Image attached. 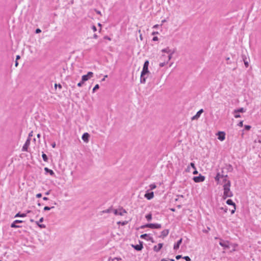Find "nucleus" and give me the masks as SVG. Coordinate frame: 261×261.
Instances as JSON below:
<instances>
[{"instance_id":"bf43d9fd","label":"nucleus","mask_w":261,"mask_h":261,"mask_svg":"<svg viewBox=\"0 0 261 261\" xmlns=\"http://www.w3.org/2000/svg\"><path fill=\"white\" fill-rule=\"evenodd\" d=\"M93 38H94V39H97V38H98V36L97 35V34H94L93 35Z\"/></svg>"},{"instance_id":"a18cd8bd","label":"nucleus","mask_w":261,"mask_h":261,"mask_svg":"<svg viewBox=\"0 0 261 261\" xmlns=\"http://www.w3.org/2000/svg\"><path fill=\"white\" fill-rule=\"evenodd\" d=\"M158 40H159V38H158V37H156V36H154V37H153V38H152V41H158Z\"/></svg>"},{"instance_id":"f8f14e48","label":"nucleus","mask_w":261,"mask_h":261,"mask_svg":"<svg viewBox=\"0 0 261 261\" xmlns=\"http://www.w3.org/2000/svg\"><path fill=\"white\" fill-rule=\"evenodd\" d=\"M140 244L137 245H132V246L137 251H141L143 248V242L140 241Z\"/></svg>"},{"instance_id":"7ed1b4c3","label":"nucleus","mask_w":261,"mask_h":261,"mask_svg":"<svg viewBox=\"0 0 261 261\" xmlns=\"http://www.w3.org/2000/svg\"><path fill=\"white\" fill-rule=\"evenodd\" d=\"M162 51L163 53H166L168 54L167 57H166L165 58H167V62H169L172 58V55L174 53L175 50L174 49L172 50L170 49L169 47H167L166 48L163 49Z\"/></svg>"},{"instance_id":"423d86ee","label":"nucleus","mask_w":261,"mask_h":261,"mask_svg":"<svg viewBox=\"0 0 261 261\" xmlns=\"http://www.w3.org/2000/svg\"><path fill=\"white\" fill-rule=\"evenodd\" d=\"M140 238L142 239L146 240L148 241H151L152 243H154L153 238L150 236L149 234L144 233L140 236Z\"/></svg>"},{"instance_id":"4d7b16f0","label":"nucleus","mask_w":261,"mask_h":261,"mask_svg":"<svg viewBox=\"0 0 261 261\" xmlns=\"http://www.w3.org/2000/svg\"><path fill=\"white\" fill-rule=\"evenodd\" d=\"M57 86H59V88L60 89H61V88H62V86H61V85H60V84L57 85V84H55V88H57Z\"/></svg>"},{"instance_id":"0e129e2a","label":"nucleus","mask_w":261,"mask_h":261,"mask_svg":"<svg viewBox=\"0 0 261 261\" xmlns=\"http://www.w3.org/2000/svg\"><path fill=\"white\" fill-rule=\"evenodd\" d=\"M20 58V56L17 55V56H16V61H17V60H18V59H19Z\"/></svg>"},{"instance_id":"b1692460","label":"nucleus","mask_w":261,"mask_h":261,"mask_svg":"<svg viewBox=\"0 0 261 261\" xmlns=\"http://www.w3.org/2000/svg\"><path fill=\"white\" fill-rule=\"evenodd\" d=\"M44 170L46 172L48 173L50 175L54 176L55 175L54 172L52 170L48 168L47 167H45L44 168Z\"/></svg>"},{"instance_id":"393cba45","label":"nucleus","mask_w":261,"mask_h":261,"mask_svg":"<svg viewBox=\"0 0 261 261\" xmlns=\"http://www.w3.org/2000/svg\"><path fill=\"white\" fill-rule=\"evenodd\" d=\"M226 203L229 205H232L233 206H236L235 203L230 199H228L226 200Z\"/></svg>"},{"instance_id":"39448f33","label":"nucleus","mask_w":261,"mask_h":261,"mask_svg":"<svg viewBox=\"0 0 261 261\" xmlns=\"http://www.w3.org/2000/svg\"><path fill=\"white\" fill-rule=\"evenodd\" d=\"M113 213L115 215L123 216L124 214L126 213V211L122 207L118 210H114Z\"/></svg>"},{"instance_id":"e433bc0d","label":"nucleus","mask_w":261,"mask_h":261,"mask_svg":"<svg viewBox=\"0 0 261 261\" xmlns=\"http://www.w3.org/2000/svg\"><path fill=\"white\" fill-rule=\"evenodd\" d=\"M227 170L229 171H232V170H233L232 165H231L230 164H229L228 166Z\"/></svg>"},{"instance_id":"bb28decb","label":"nucleus","mask_w":261,"mask_h":261,"mask_svg":"<svg viewBox=\"0 0 261 261\" xmlns=\"http://www.w3.org/2000/svg\"><path fill=\"white\" fill-rule=\"evenodd\" d=\"M27 216V214L26 213H20V212L17 213L15 216V218H17V217H21V218H23V217H25Z\"/></svg>"},{"instance_id":"e2e57ef3","label":"nucleus","mask_w":261,"mask_h":261,"mask_svg":"<svg viewBox=\"0 0 261 261\" xmlns=\"http://www.w3.org/2000/svg\"><path fill=\"white\" fill-rule=\"evenodd\" d=\"M43 200H45V201H46V200H48V197H44L43 198Z\"/></svg>"},{"instance_id":"cd10ccee","label":"nucleus","mask_w":261,"mask_h":261,"mask_svg":"<svg viewBox=\"0 0 261 261\" xmlns=\"http://www.w3.org/2000/svg\"><path fill=\"white\" fill-rule=\"evenodd\" d=\"M146 75H143L142 76V73H141V76H140V83L142 84H145L146 82V77L145 76Z\"/></svg>"},{"instance_id":"4468645a","label":"nucleus","mask_w":261,"mask_h":261,"mask_svg":"<svg viewBox=\"0 0 261 261\" xmlns=\"http://www.w3.org/2000/svg\"><path fill=\"white\" fill-rule=\"evenodd\" d=\"M30 142H31V141H30L29 139H27L24 144L23 145V146L22 147V151H28V147L30 145Z\"/></svg>"},{"instance_id":"f704fd0d","label":"nucleus","mask_w":261,"mask_h":261,"mask_svg":"<svg viewBox=\"0 0 261 261\" xmlns=\"http://www.w3.org/2000/svg\"><path fill=\"white\" fill-rule=\"evenodd\" d=\"M33 131H32L29 134V136L27 139H29L30 141L31 140V138L33 137Z\"/></svg>"},{"instance_id":"2eb2a0df","label":"nucleus","mask_w":261,"mask_h":261,"mask_svg":"<svg viewBox=\"0 0 261 261\" xmlns=\"http://www.w3.org/2000/svg\"><path fill=\"white\" fill-rule=\"evenodd\" d=\"M218 139L221 141H224L225 139V133L224 132H219Z\"/></svg>"},{"instance_id":"9b49d317","label":"nucleus","mask_w":261,"mask_h":261,"mask_svg":"<svg viewBox=\"0 0 261 261\" xmlns=\"http://www.w3.org/2000/svg\"><path fill=\"white\" fill-rule=\"evenodd\" d=\"M153 197L154 193L153 192H149V190H147L144 195V197L147 200H151L153 198Z\"/></svg>"},{"instance_id":"8fccbe9b","label":"nucleus","mask_w":261,"mask_h":261,"mask_svg":"<svg viewBox=\"0 0 261 261\" xmlns=\"http://www.w3.org/2000/svg\"><path fill=\"white\" fill-rule=\"evenodd\" d=\"M194 171L193 172V174H198V171L197 170L196 168H194Z\"/></svg>"},{"instance_id":"864d4df0","label":"nucleus","mask_w":261,"mask_h":261,"mask_svg":"<svg viewBox=\"0 0 261 261\" xmlns=\"http://www.w3.org/2000/svg\"><path fill=\"white\" fill-rule=\"evenodd\" d=\"M41 32V31L40 29H37L35 31L36 33H37V34L40 33Z\"/></svg>"},{"instance_id":"473e14b6","label":"nucleus","mask_w":261,"mask_h":261,"mask_svg":"<svg viewBox=\"0 0 261 261\" xmlns=\"http://www.w3.org/2000/svg\"><path fill=\"white\" fill-rule=\"evenodd\" d=\"M54 207H54V206H50V207L48 206H45L44 207L43 210H44V211H49V210H50L51 209L54 208Z\"/></svg>"},{"instance_id":"f03ea898","label":"nucleus","mask_w":261,"mask_h":261,"mask_svg":"<svg viewBox=\"0 0 261 261\" xmlns=\"http://www.w3.org/2000/svg\"><path fill=\"white\" fill-rule=\"evenodd\" d=\"M150 228L151 229H159L161 228V224L158 223H148L141 226V228Z\"/></svg>"},{"instance_id":"13d9d810","label":"nucleus","mask_w":261,"mask_h":261,"mask_svg":"<svg viewBox=\"0 0 261 261\" xmlns=\"http://www.w3.org/2000/svg\"><path fill=\"white\" fill-rule=\"evenodd\" d=\"M244 64H245V66L246 67L248 66V62H247V61L244 60Z\"/></svg>"},{"instance_id":"ea45409f","label":"nucleus","mask_w":261,"mask_h":261,"mask_svg":"<svg viewBox=\"0 0 261 261\" xmlns=\"http://www.w3.org/2000/svg\"><path fill=\"white\" fill-rule=\"evenodd\" d=\"M84 83V82L83 81V80H82V81L77 84V86L82 87V85H83Z\"/></svg>"},{"instance_id":"37998d69","label":"nucleus","mask_w":261,"mask_h":261,"mask_svg":"<svg viewBox=\"0 0 261 261\" xmlns=\"http://www.w3.org/2000/svg\"><path fill=\"white\" fill-rule=\"evenodd\" d=\"M91 29L93 31V32H96L97 31V28H96V26H95L94 25H93L91 27Z\"/></svg>"},{"instance_id":"c756f323","label":"nucleus","mask_w":261,"mask_h":261,"mask_svg":"<svg viewBox=\"0 0 261 261\" xmlns=\"http://www.w3.org/2000/svg\"><path fill=\"white\" fill-rule=\"evenodd\" d=\"M42 157L44 162H48V157L44 152H42Z\"/></svg>"},{"instance_id":"c9c22d12","label":"nucleus","mask_w":261,"mask_h":261,"mask_svg":"<svg viewBox=\"0 0 261 261\" xmlns=\"http://www.w3.org/2000/svg\"><path fill=\"white\" fill-rule=\"evenodd\" d=\"M251 127V126L249 125H245L244 126V129H245L246 130H250Z\"/></svg>"},{"instance_id":"dca6fc26","label":"nucleus","mask_w":261,"mask_h":261,"mask_svg":"<svg viewBox=\"0 0 261 261\" xmlns=\"http://www.w3.org/2000/svg\"><path fill=\"white\" fill-rule=\"evenodd\" d=\"M169 232V229H164L161 232V234L159 236V237L162 238H164L168 235Z\"/></svg>"},{"instance_id":"a19ab883","label":"nucleus","mask_w":261,"mask_h":261,"mask_svg":"<svg viewBox=\"0 0 261 261\" xmlns=\"http://www.w3.org/2000/svg\"><path fill=\"white\" fill-rule=\"evenodd\" d=\"M238 125L240 127H243V121H240L239 123L238 124Z\"/></svg>"},{"instance_id":"052dcab7","label":"nucleus","mask_w":261,"mask_h":261,"mask_svg":"<svg viewBox=\"0 0 261 261\" xmlns=\"http://www.w3.org/2000/svg\"><path fill=\"white\" fill-rule=\"evenodd\" d=\"M51 145L53 148H55L56 147V143L54 142V143H52Z\"/></svg>"},{"instance_id":"603ef678","label":"nucleus","mask_w":261,"mask_h":261,"mask_svg":"<svg viewBox=\"0 0 261 261\" xmlns=\"http://www.w3.org/2000/svg\"><path fill=\"white\" fill-rule=\"evenodd\" d=\"M114 260H117V261H120L121 260V258L120 257H115L114 259H112Z\"/></svg>"},{"instance_id":"4c0bfd02","label":"nucleus","mask_w":261,"mask_h":261,"mask_svg":"<svg viewBox=\"0 0 261 261\" xmlns=\"http://www.w3.org/2000/svg\"><path fill=\"white\" fill-rule=\"evenodd\" d=\"M184 259H185L186 261H191V258L188 256H185L183 257Z\"/></svg>"},{"instance_id":"69168bd1","label":"nucleus","mask_w":261,"mask_h":261,"mask_svg":"<svg viewBox=\"0 0 261 261\" xmlns=\"http://www.w3.org/2000/svg\"><path fill=\"white\" fill-rule=\"evenodd\" d=\"M108 76L107 75H105V77L102 79V81H104L105 80V78Z\"/></svg>"},{"instance_id":"de8ad7c7","label":"nucleus","mask_w":261,"mask_h":261,"mask_svg":"<svg viewBox=\"0 0 261 261\" xmlns=\"http://www.w3.org/2000/svg\"><path fill=\"white\" fill-rule=\"evenodd\" d=\"M236 210V206H233V209L231 211V214H233L234 213Z\"/></svg>"},{"instance_id":"7c9ffc66","label":"nucleus","mask_w":261,"mask_h":261,"mask_svg":"<svg viewBox=\"0 0 261 261\" xmlns=\"http://www.w3.org/2000/svg\"><path fill=\"white\" fill-rule=\"evenodd\" d=\"M113 211V209L112 207H110L108 209H107L106 210H104L103 211H102V213H111L112 211Z\"/></svg>"},{"instance_id":"2f4dec72","label":"nucleus","mask_w":261,"mask_h":261,"mask_svg":"<svg viewBox=\"0 0 261 261\" xmlns=\"http://www.w3.org/2000/svg\"><path fill=\"white\" fill-rule=\"evenodd\" d=\"M149 188L150 190H152L156 188V186L154 183L151 184L149 185Z\"/></svg>"},{"instance_id":"aec40b11","label":"nucleus","mask_w":261,"mask_h":261,"mask_svg":"<svg viewBox=\"0 0 261 261\" xmlns=\"http://www.w3.org/2000/svg\"><path fill=\"white\" fill-rule=\"evenodd\" d=\"M203 112V109H200V110H199L197 113L195 115H194L192 118V120H196V119H198L201 114Z\"/></svg>"},{"instance_id":"f257e3e1","label":"nucleus","mask_w":261,"mask_h":261,"mask_svg":"<svg viewBox=\"0 0 261 261\" xmlns=\"http://www.w3.org/2000/svg\"><path fill=\"white\" fill-rule=\"evenodd\" d=\"M230 186H231V182H227V184L225 185H223V199H226L227 197H231L233 196V193L230 191Z\"/></svg>"},{"instance_id":"680f3d73","label":"nucleus","mask_w":261,"mask_h":261,"mask_svg":"<svg viewBox=\"0 0 261 261\" xmlns=\"http://www.w3.org/2000/svg\"><path fill=\"white\" fill-rule=\"evenodd\" d=\"M18 62L16 60L15 62V65L16 67H17L18 66Z\"/></svg>"},{"instance_id":"f3484780","label":"nucleus","mask_w":261,"mask_h":261,"mask_svg":"<svg viewBox=\"0 0 261 261\" xmlns=\"http://www.w3.org/2000/svg\"><path fill=\"white\" fill-rule=\"evenodd\" d=\"M89 134L88 133H85L83 134L82 136V139L85 142L87 143L89 140Z\"/></svg>"},{"instance_id":"6e6552de","label":"nucleus","mask_w":261,"mask_h":261,"mask_svg":"<svg viewBox=\"0 0 261 261\" xmlns=\"http://www.w3.org/2000/svg\"><path fill=\"white\" fill-rule=\"evenodd\" d=\"M205 178V176L202 175L201 174H199L197 176H194L193 178V180L195 182H202V181H204Z\"/></svg>"},{"instance_id":"72a5a7b5","label":"nucleus","mask_w":261,"mask_h":261,"mask_svg":"<svg viewBox=\"0 0 261 261\" xmlns=\"http://www.w3.org/2000/svg\"><path fill=\"white\" fill-rule=\"evenodd\" d=\"M99 88V86L98 84H96L94 88H93V92H95L97 89Z\"/></svg>"},{"instance_id":"9d476101","label":"nucleus","mask_w":261,"mask_h":261,"mask_svg":"<svg viewBox=\"0 0 261 261\" xmlns=\"http://www.w3.org/2000/svg\"><path fill=\"white\" fill-rule=\"evenodd\" d=\"M93 73L92 72L89 71L88 72L87 74L84 75L82 77V80L84 82L88 81L89 79L93 76Z\"/></svg>"},{"instance_id":"0eeeda50","label":"nucleus","mask_w":261,"mask_h":261,"mask_svg":"<svg viewBox=\"0 0 261 261\" xmlns=\"http://www.w3.org/2000/svg\"><path fill=\"white\" fill-rule=\"evenodd\" d=\"M223 171H222V173H223ZM224 175L223 174H221L220 172H217L216 176L215 177V180L217 182V185L221 184V182L220 181V178H222L224 177Z\"/></svg>"},{"instance_id":"5701e85b","label":"nucleus","mask_w":261,"mask_h":261,"mask_svg":"<svg viewBox=\"0 0 261 261\" xmlns=\"http://www.w3.org/2000/svg\"><path fill=\"white\" fill-rule=\"evenodd\" d=\"M165 57H166V56L164 55L162 56V57H161V60H164V62H161L160 63L159 65H160V67H164L165 65H166L168 63V62H167V59H164V58H166Z\"/></svg>"},{"instance_id":"20e7f679","label":"nucleus","mask_w":261,"mask_h":261,"mask_svg":"<svg viewBox=\"0 0 261 261\" xmlns=\"http://www.w3.org/2000/svg\"><path fill=\"white\" fill-rule=\"evenodd\" d=\"M149 61L148 60H146L144 63L142 70L141 71L142 76L143 75H146L149 73L148 66H149Z\"/></svg>"},{"instance_id":"58836bf2","label":"nucleus","mask_w":261,"mask_h":261,"mask_svg":"<svg viewBox=\"0 0 261 261\" xmlns=\"http://www.w3.org/2000/svg\"><path fill=\"white\" fill-rule=\"evenodd\" d=\"M190 167H191L192 168L194 169L196 168L195 163L194 162H191L190 164Z\"/></svg>"},{"instance_id":"338daca9","label":"nucleus","mask_w":261,"mask_h":261,"mask_svg":"<svg viewBox=\"0 0 261 261\" xmlns=\"http://www.w3.org/2000/svg\"><path fill=\"white\" fill-rule=\"evenodd\" d=\"M45 194L46 195H49V191L46 192L45 193Z\"/></svg>"},{"instance_id":"774afa93","label":"nucleus","mask_w":261,"mask_h":261,"mask_svg":"<svg viewBox=\"0 0 261 261\" xmlns=\"http://www.w3.org/2000/svg\"><path fill=\"white\" fill-rule=\"evenodd\" d=\"M161 261H168V260H166V259H165V258H162V259H161Z\"/></svg>"},{"instance_id":"412c9836","label":"nucleus","mask_w":261,"mask_h":261,"mask_svg":"<svg viewBox=\"0 0 261 261\" xmlns=\"http://www.w3.org/2000/svg\"><path fill=\"white\" fill-rule=\"evenodd\" d=\"M44 221V218L43 217L41 218L39 221H36V224L41 228H44L46 227V226L44 224H41L39 223H41Z\"/></svg>"},{"instance_id":"6e6d98bb","label":"nucleus","mask_w":261,"mask_h":261,"mask_svg":"<svg viewBox=\"0 0 261 261\" xmlns=\"http://www.w3.org/2000/svg\"><path fill=\"white\" fill-rule=\"evenodd\" d=\"M190 167L188 166L187 168L186 169V171L187 172H190Z\"/></svg>"},{"instance_id":"5fc2aeb1","label":"nucleus","mask_w":261,"mask_h":261,"mask_svg":"<svg viewBox=\"0 0 261 261\" xmlns=\"http://www.w3.org/2000/svg\"><path fill=\"white\" fill-rule=\"evenodd\" d=\"M220 209H221V210H223V211H224V212L225 213H226V212H227V208H223V207H221L220 208Z\"/></svg>"},{"instance_id":"79ce46f5","label":"nucleus","mask_w":261,"mask_h":261,"mask_svg":"<svg viewBox=\"0 0 261 261\" xmlns=\"http://www.w3.org/2000/svg\"><path fill=\"white\" fill-rule=\"evenodd\" d=\"M234 117L236 118L241 117V115L239 113H233Z\"/></svg>"},{"instance_id":"ddd939ff","label":"nucleus","mask_w":261,"mask_h":261,"mask_svg":"<svg viewBox=\"0 0 261 261\" xmlns=\"http://www.w3.org/2000/svg\"><path fill=\"white\" fill-rule=\"evenodd\" d=\"M22 222H23V221H22V220H16L11 224V227L12 228H20V227H21V226L17 225L16 224H19L20 223H22Z\"/></svg>"},{"instance_id":"c85d7f7f","label":"nucleus","mask_w":261,"mask_h":261,"mask_svg":"<svg viewBox=\"0 0 261 261\" xmlns=\"http://www.w3.org/2000/svg\"><path fill=\"white\" fill-rule=\"evenodd\" d=\"M145 218L148 221H151L152 219V214L151 213L148 214L145 216Z\"/></svg>"},{"instance_id":"a211bd4d","label":"nucleus","mask_w":261,"mask_h":261,"mask_svg":"<svg viewBox=\"0 0 261 261\" xmlns=\"http://www.w3.org/2000/svg\"><path fill=\"white\" fill-rule=\"evenodd\" d=\"M163 243H159L158 245H155L153 248V251L158 252L163 247Z\"/></svg>"},{"instance_id":"c03bdc74","label":"nucleus","mask_w":261,"mask_h":261,"mask_svg":"<svg viewBox=\"0 0 261 261\" xmlns=\"http://www.w3.org/2000/svg\"><path fill=\"white\" fill-rule=\"evenodd\" d=\"M118 224H121L122 225H125L127 224L126 221H123V222H118Z\"/></svg>"},{"instance_id":"49530a36","label":"nucleus","mask_w":261,"mask_h":261,"mask_svg":"<svg viewBox=\"0 0 261 261\" xmlns=\"http://www.w3.org/2000/svg\"><path fill=\"white\" fill-rule=\"evenodd\" d=\"M103 38H104L105 39H107V40H109V41L111 40V38L110 37L108 36H105L103 37Z\"/></svg>"},{"instance_id":"09e8293b","label":"nucleus","mask_w":261,"mask_h":261,"mask_svg":"<svg viewBox=\"0 0 261 261\" xmlns=\"http://www.w3.org/2000/svg\"><path fill=\"white\" fill-rule=\"evenodd\" d=\"M36 197L37 198H40L42 197V194L41 193H38L36 194Z\"/></svg>"},{"instance_id":"1a4fd4ad","label":"nucleus","mask_w":261,"mask_h":261,"mask_svg":"<svg viewBox=\"0 0 261 261\" xmlns=\"http://www.w3.org/2000/svg\"><path fill=\"white\" fill-rule=\"evenodd\" d=\"M220 241L219 242V245L223 247L224 249H228L229 248V242L225 241L221 239H219Z\"/></svg>"},{"instance_id":"4be33fe9","label":"nucleus","mask_w":261,"mask_h":261,"mask_svg":"<svg viewBox=\"0 0 261 261\" xmlns=\"http://www.w3.org/2000/svg\"><path fill=\"white\" fill-rule=\"evenodd\" d=\"M228 175H224V177L222 178V182H221V185H225L227 184V182H231L230 181L227 179Z\"/></svg>"},{"instance_id":"6ab92c4d","label":"nucleus","mask_w":261,"mask_h":261,"mask_svg":"<svg viewBox=\"0 0 261 261\" xmlns=\"http://www.w3.org/2000/svg\"><path fill=\"white\" fill-rule=\"evenodd\" d=\"M182 238H180L176 243L174 244L173 246L174 250H177V249H179V246L182 243Z\"/></svg>"},{"instance_id":"3c124183","label":"nucleus","mask_w":261,"mask_h":261,"mask_svg":"<svg viewBox=\"0 0 261 261\" xmlns=\"http://www.w3.org/2000/svg\"><path fill=\"white\" fill-rule=\"evenodd\" d=\"M181 257H182V256H181V255H176V256L175 258H176V259L177 260H178V259H179L180 258H181Z\"/></svg>"},{"instance_id":"a878e982","label":"nucleus","mask_w":261,"mask_h":261,"mask_svg":"<svg viewBox=\"0 0 261 261\" xmlns=\"http://www.w3.org/2000/svg\"><path fill=\"white\" fill-rule=\"evenodd\" d=\"M245 112V109L243 108H240L239 109L234 110L233 113H244Z\"/></svg>"}]
</instances>
